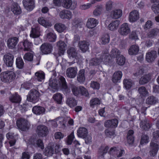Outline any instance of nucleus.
Returning <instances> with one entry per match:
<instances>
[{
    "mask_svg": "<svg viewBox=\"0 0 159 159\" xmlns=\"http://www.w3.org/2000/svg\"><path fill=\"white\" fill-rule=\"evenodd\" d=\"M52 72V76L51 79L53 80L51 83L50 81V87L53 89H50V91L54 93L60 88L62 91L68 92L69 89L68 87L65 79L63 77L61 76L59 78L58 80L55 79L54 78L57 75L53 71Z\"/></svg>",
    "mask_w": 159,
    "mask_h": 159,
    "instance_id": "obj_1",
    "label": "nucleus"
},
{
    "mask_svg": "<svg viewBox=\"0 0 159 159\" xmlns=\"http://www.w3.org/2000/svg\"><path fill=\"white\" fill-rule=\"evenodd\" d=\"M108 54L106 52L105 53H102L100 59H98L97 58H93L91 59L89 62L90 66H96L99 65L100 63L102 62L105 64L107 65L111 62V60L109 58Z\"/></svg>",
    "mask_w": 159,
    "mask_h": 159,
    "instance_id": "obj_2",
    "label": "nucleus"
},
{
    "mask_svg": "<svg viewBox=\"0 0 159 159\" xmlns=\"http://www.w3.org/2000/svg\"><path fill=\"white\" fill-rule=\"evenodd\" d=\"M16 75L12 71H7L3 72L0 75L1 80L4 82H10L14 80Z\"/></svg>",
    "mask_w": 159,
    "mask_h": 159,
    "instance_id": "obj_3",
    "label": "nucleus"
},
{
    "mask_svg": "<svg viewBox=\"0 0 159 159\" xmlns=\"http://www.w3.org/2000/svg\"><path fill=\"white\" fill-rule=\"evenodd\" d=\"M72 91L74 95L75 96L83 95L88 97L89 95L88 90L83 86L77 87L73 85L72 87Z\"/></svg>",
    "mask_w": 159,
    "mask_h": 159,
    "instance_id": "obj_4",
    "label": "nucleus"
},
{
    "mask_svg": "<svg viewBox=\"0 0 159 159\" xmlns=\"http://www.w3.org/2000/svg\"><path fill=\"white\" fill-rule=\"evenodd\" d=\"M16 123L18 128L23 131L27 130L30 126V124L27 120L22 118L18 119L16 121Z\"/></svg>",
    "mask_w": 159,
    "mask_h": 159,
    "instance_id": "obj_5",
    "label": "nucleus"
},
{
    "mask_svg": "<svg viewBox=\"0 0 159 159\" xmlns=\"http://www.w3.org/2000/svg\"><path fill=\"white\" fill-rule=\"evenodd\" d=\"M39 92L35 89H32L29 92L27 96V100L30 102L35 103L39 100Z\"/></svg>",
    "mask_w": 159,
    "mask_h": 159,
    "instance_id": "obj_6",
    "label": "nucleus"
},
{
    "mask_svg": "<svg viewBox=\"0 0 159 159\" xmlns=\"http://www.w3.org/2000/svg\"><path fill=\"white\" fill-rule=\"evenodd\" d=\"M130 26L126 23L122 24L118 30V32L120 34L123 36L127 35L130 33Z\"/></svg>",
    "mask_w": 159,
    "mask_h": 159,
    "instance_id": "obj_7",
    "label": "nucleus"
},
{
    "mask_svg": "<svg viewBox=\"0 0 159 159\" xmlns=\"http://www.w3.org/2000/svg\"><path fill=\"white\" fill-rule=\"evenodd\" d=\"M36 132L39 136L43 137L47 135L48 131L46 126L41 125L37 126Z\"/></svg>",
    "mask_w": 159,
    "mask_h": 159,
    "instance_id": "obj_8",
    "label": "nucleus"
},
{
    "mask_svg": "<svg viewBox=\"0 0 159 159\" xmlns=\"http://www.w3.org/2000/svg\"><path fill=\"white\" fill-rule=\"evenodd\" d=\"M59 16L62 19H66L70 20L72 19L73 14L71 11L68 10H63L59 13Z\"/></svg>",
    "mask_w": 159,
    "mask_h": 159,
    "instance_id": "obj_9",
    "label": "nucleus"
},
{
    "mask_svg": "<svg viewBox=\"0 0 159 159\" xmlns=\"http://www.w3.org/2000/svg\"><path fill=\"white\" fill-rule=\"evenodd\" d=\"M106 52H107L108 54V57H109V58L111 59V62L108 63V65H110L112 63V58H117L120 55V51L118 49L116 48H114L112 49L111 51L110 55H109L107 51H106L102 53H105Z\"/></svg>",
    "mask_w": 159,
    "mask_h": 159,
    "instance_id": "obj_10",
    "label": "nucleus"
},
{
    "mask_svg": "<svg viewBox=\"0 0 159 159\" xmlns=\"http://www.w3.org/2000/svg\"><path fill=\"white\" fill-rule=\"evenodd\" d=\"M118 120L116 119L109 120L105 121L104 126L107 128H115L117 126Z\"/></svg>",
    "mask_w": 159,
    "mask_h": 159,
    "instance_id": "obj_11",
    "label": "nucleus"
},
{
    "mask_svg": "<svg viewBox=\"0 0 159 159\" xmlns=\"http://www.w3.org/2000/svg\"><path fill=\"white\" fill-rule=\"evenodd\" d=\"M13 56L11 54H7L4 55L3 61L7 66L11 67L13 64Z\"/></svg>",
    "mask_w": 159,
    "mask_h": 159,
    "instance_id": "obj_12",
    "label": "nucleus"
},
{
    "mask_svg": "<svg viewBox=\"0 0 159 159\" xmlns=\"http://www.w3.org/2000/svg\"><path fill=\"white\" fill-rule=\"evenodd\" d=\"M139 18V15L137 10H134L131 11L129 15V20L130 22H134Z\"/></svg>",
    "mask_w": 159,
    "mask_h": 159,
    "instance_id": "obj_13",
    "label": "nucleus"
},
{
    "mask_svg": "<svg viewBox=\"0 0 159 159\" xmlns=\"http://www.w3.org/2000/svg\"><path fill=\"white\" fill-rule=\"evenodd\" d=\"M157 56V52L155 51H151L147 52L146 55V59L148 62L153 61Z\"/></svg>",
    "mask_w": 159,
    "mask_h": 159,
    "instance_id": "obj_14",
    "label": "nucleus"
},
{
    "mask_svg": "<svg viewBox=\"0 0 159 159\" xmlns=\"http://www.w3.org/2000/svg\"><path fill=\"white\" fill-rule=\"evenodd\" d=\"M151 150L149 154L151 156L154 157L157 153L159 149L158 145L153 141H152L150 144Z\"/></svg>",
    "mask_w": 159,
    "mask_h": 159,
    "instance_id": "obj_15",
    "label": "nucleus"
},
{
    "mask_svg": "<svg viewBox=\"0 0 159 159\" xmlns=\"http://www.w3.org/2000/svg\"><path fill=\"white\" fill-rule=\"evenodd\" d=\"M23 3L25 8L28 11H32L34 7L33 0H23Z\"/></svg>",
    "mask_w": 159,
    "mask_h": 159,
    "instance_id": "obj_16",
    "label": "nucleus"
},
{
    "mask_svg": "<svg viewBox=\"0 0 159 159\" xmlns=\"http://www.w3.org/2000/svg\"><path fill=\"white\" fill-rule=\"evenodd\" d=\"M77 71V68L76 67H69L66 70V75L69 78H73L76 76Z\"/></svg>",
    "mask_w": 159,
    "mask_h": 159,
    "instance_id": "obj_17",
    "label": "nucleus"
},
{
    "mask_svg": "<svg viewBox=\"0 0 159 159\" xmlns=\"http://www.w3.org/2000/svg\"><path fill=\"white\" fill-rule=\"evenodd\" d=\"M41 35V32L39 26H36L32 28L30 34V37L33 38H38Z\"/></svg>",
    "mask_w": 159,
    "mask_h": 159,
    "instance_id": "obj_18",
    "label": "nucleus"
},
{
    "mask_svg": "<svg viewBox=\"0 0 159 159\" xmlns=\"http://www.w3.org/2000/svg\"><path fill=\"white\" fill-rule=\"evenodd\" d=\"M27 144L29 145L32 144L36 146H37L42 149L44 148L42 141L40 139L37 141L34 139H30L27 142Z\"/></svg>",
    "mask_w": 159,
    "mask_h": 159,
    "instance_id": "obj_19",
    "label": "nucleus"
},
{
    "mask_svg": "<svg viewBox=\"0 0 159 159\" xmlns=\"http://www.w3.org/2000/svg\"><path fill=\"white\" fill-rule=\"evenodd\" d=\"M61 148L62 146L58 143H52L50 144V154H52L51 156L54 153H59Z\"/></svg>",
    "mask_w": 159,
    "mask_h": 159,
    "instance_id": "obj_20",
    "label": "nucleus"
},
{
    "mask_svg": "<svg viewBox=\"0 0 159 159\" xmlns=\"http://www.w3.org/2000/svg\"><path fill=\"white\" fill-rule=\"evenodd\" d=\"M57 45L59 48L58 53L59 55H63L66 48V44L64 41H60L57 42Z\"/></svg>",
    "mask_w": 159,
    "mask_h": 159,
    "instance_id": "obj_21",
    "label": "nucleus"
},
{
    "mask_svg": "<svg viewBox=\"0 0 159 159\" xmlns=\"http://www.w3.org/2000/svg\"><path fill=\"white\" fill-rule=\"evenodd\" d=\"M18 42L17 38L16 37L10 38L7 41V46L9 48H15Z\"/></svg>",
    "mask_w": 159,
    "mask_h": 159,
    "instance_id": "obj_22",
    "label": "nucleus"
},
{
    "mask_svg": "<svg viewBox=\"0 0 159 159\" xmlns=\"http://www.w3.org/2000/svg\"><path fill=\"white\" fill-rule=\"evenodd\" d=\"M89 45V42L85 40L80 41L79 43V48L83 52H85L88 50Z\"/></svg>",
    "mask_w": 159,
    "mask_h": 159,
    "instance_id": "obj_23",
    "label": "nucleus"
},
{
    "mask_svg": "<svg viewBox=\"0 0 159 159\" xmlns=\"http://www.w3.org/2000/svg\"><path fill=\"white\" fill-rule=\"evenodd\" d=\"M139 126L142 129L145 130H148L151 127L149 121L146 119L141 121Z\"/></svg>",
    "mask_w": 159,
    "mask_h": 159,
    "instance_id": "obj_24",
    "label": "nucleus"
},
{
    "mask_svg": "<svg viewBox=\"0 0 159 159\" xmlns=\"http://www.w3.org/2000/svg\"><path fill=\"white\" fill-rule=\"evenodd\" d=\"M109 148V147L107 145H102L98 149V154L100 156L104 157V155L107 153Z\"/></svg>",
    "mask_w": 159,
    "mask_h": 159,
    "instance_id": "obj_25",
    "label": "nucleus"
},
{
    "mask_svg": "<svg viewBox=\"0 0 159 159\" xmlns=\"http://www.w3.org/2000/svg\"><path fill=\"white\" fill-rule=\"evenodd\" d=\"M98 23V21L94 18H90L88 19L86 24L87 27L89 28H93Z\"/></svg>",
    "mask_w": 159,
    "mask_h": 159,
    "instance_id": "obj_26",
    "label": "nucleus"
},
{
    "mask_svg": "<svg viewBox=\"0 0 159 159\" xmlns=\"http://www.w3.org/2000/svg\"><path fill=\"white\" fill-rule=\"evenodd\" d=\"M152 75L151 74L144 75L139 80V84L143 85L148 83L151 80Z\"/></svg>",
    "mask_w": 159,
    "mask_h": 159,
    "instance_id": "obj_27",
    "label": "nucleus"
},
{
    "mask_svg": "<svg viewBox=\"0 0 159 159\" xmlns=\"http://www.w3.org/2000/svg\"><path fill=\"white\" fill-rule=\"evenodd\" d=\"M41 52L44 54H47L50 52V44L48 43L43 44L40 47Z\"/></svg>",
    "mask_w": 159,
    "mask_h": 159,
    "instance_id": "obj_28",
    "label": "nucleus"
},
{
    "mask_svg": "<svg viewBox=\"0 0 159 159\" xmlns=\"http://www.w3.org/2000/svg\"><path fill=\"white\" fill-rule=\"evenodd\" d=\"M134 132L132 130H129L127 133V142L130 145L132 146L134 141Z\"/></svg>",
    "mask_w": 159,
    "mask_h": 159,
    "instance_id": "obj_29",
    "label": "nucleus"
},
{
    "mask_svg": "<svg viewBox=\"0 0 159 159\" xmlns=\"http://www.w3.org/2000/svg\"><path fill=\"white\" fill-rule=\"evenodd\" d=\"M33 112L36 115H40L44 113L45 109L44 108L40 106H35L32 109Z\"/></svg>",
    "mask_w": 159,
    "mask_h": 159,
    "instance_id": "obj_30",
    "label": "nucleus"
},
{
    "mask_svg": "<svg viewBox=\"0 0 159 159\" xmlns=\"http://www.w3.org/2000/svg\"><path fill=\"white\" fill-rule=\"evenodd\" d=\"M7 139L9 140V143L11 147L14 145L16 140L15 137L14 135V134L12 133H9L7 134L6 135Z\"/></svg>",
    "mask_w": 159,
    "mask_h": 159,
    "instance_id": "obj_31",
    "label": "nucleus"
},
{
    "mask_svg": "<svg viewBox=\"0 0 159 159\" xmlns=\"http://www.w3.org/2000/svg\"><path fill=\"white\" fill-rule=\"evenodd\" d=\"M88 133L87 129L84 127H80L77 131V135L79 137L84 138Z\"/></svg>",
    "mask_w": 159,
    "mask_h": 159,
    "instance_id": "obj_32",
    "label": "nucleus"
},
{
    "mask_svg": "<svg viewBox=\"0 0 159 159\" xmlns=\"http://www.w3.org/2000/svg\"><path fill=\"white\" fill-rule=\"evenodd\" d=\"M122 15V11L120 9H117L112 11L111 15L113 18L117 19L121 17Z\"/></svg>",
    "mask_w": 159,
    "mask_h": 159,
    "instance_id": "obj_33",
    "label": "nucleus"
},
{
    "mask_svg": "<svg viewBox=\"0 0 159 159\" xmlns=\"http://www.w3.org/2000/svg\"><path fill=\"white\" fill-rule=\"evenodd\" d=\"M122 73L120 71H118L115 72L113 74L112 80L114 83H116L120 80L122 77Z\"/></svg>",
    "mask_w": 159,
    "mask_h": 159,
    "instance_id": "obj_34",
    "label": "nucleus"
},
{
    "mask_svg": "<svg viewBox=\"0 0 159 159\" xmlns=\"http://www.w3.org/2000/svg\"><path fill=\"white\" fill-rule=\"evenodd\" d=\"M67 53L69 58H76L77 55V51L73 47H70L67 51Z\"/></svg>",
    "mask_w": 159,
    "mask_h": 159,
    "instance_id": "obj_35",
    "label": "nucleus"
},
{
    "mask_svg": "<svg viewBox=\"0 0 159 159\" xmlns=\"http://www.w3.org/2000/svg\"><path fill=\"white\" fill-rule=\"evenodd\" d=\"M11 10L15 14H19L21 12L20 8L17 3H14L12 4L11 7Z\"/></svg>",
    "mask_w": 159,
    "mask_h": 159,
    "instance_id": "obj_36",
    "label": "nucleus"
},
{
    "mask_svg": "<svg viewBox=\"0 0 159 159\" xmlns=\"http://www.w3.org/2000/svg\"><path fill=\"white\" fill-rule=\"evenodd\" d=\"M9 100L12 102L19 103L21 101V98L17 93H15L9 97Z\"/></svg>",
    "mask_w": 159,
    "mask_h": 159,
    "instance_id": "obj_37",
    "label": "nucleus"
},
{
    "mask_svg": "<svg viewBox=\"0 0 159 159\" xmlns=\"http://www.w3.org/2000/svg\"><path fill=\"white\" fill-rule=\"evenodd\" d=\"M120 24V21L116 20L111 22L108 26V29L111 31H115L116 30Z\"/></svg>",
    "mask_w": 159,
    "mask_h": 159,
    "instance_id": "obj_38",
    "label": "nucleus"
},
{
    "mask_svg": "<svg viewBox=\"0 0 159 159\" xmlns=\"http://www.w3.org/2000/svg\"><path fill=\"white\" fill-rule=\"evenodd\" d=\"M139 48L138 45L131 46L128 50V52L130 55H135L138 52Z\"/></svg>",
    "mask_w": 159,
    "mask_h": 159,
    "instance_id": "obj_39",
    "label": "nucleus"
},
{
    "mask_svg": "<svg viewBox=\"0 0 159 159\" xmlns=\"http://www.w3.org/2000/svg\"><path fill=\"white\" fill-rule=\"evenodd\" d=\"M24 50L26 51H30L33 47V43L27 40H25L23 42Z\"/></svg>",
    "mask_w": 159,
    "mask_h": 159,
    "instance_id": "obj_40",
    "label": "nucleus"
},
{
    "mask_svg": "<svg viewBox=\"0 0 159 159\" xmlns=\"http://www.w3.org/2000/svg\"><path fill=\"white\" fill-rule=\"evenodd\" d=\"M55 29L58 32L61 33L66 29V26L64 24L61 23L55 24L54 26Z\"/></svg>",
    "mask_w": 159,
    "mask_h": 159,
    "instance_id": "obj_41",
    "label": "nucleus"
},
{
    "mask_svg": "<svg viewBox=\"0 0 159 159\" xmlns=\"http://www.w3.org/2000/svg\"><path fill=\"white\" fill-rule=\"evenodd\" d=\"M110 41V37L108 34L103 35L100 38L99 42L102 45H105L108 43Z\"/></svg>",
    "mask_w": 159,
    "mask_h": 159,
    "instance_id": "obj_42",
    "label": "nucleus"
},
{
    "mask_svg": "<svg viewBox=\"0 0 159 159\" xmlns=\"http://www.w3.org/2000/svg\"><path fill=\"white\" fill-rule=\"evenodd\" d=\"M75 138V137L74 134V132L73 131L65 139V142L66 144L67 145H71Z\"/></svg>",
    "mask_w": 159,
    "mask_h": 159,
    "instance_id": "obj_43",
    "label": "nucleus"
},
{
    "mask_svg": "<svg viewBox=\"0 0 159 159\" xmlns=\"http://www.w3.org/2000/svg\"><path fill=\"white\" fill-rule=\"evenodd\" d=\"M124 86L127 89H130L134 84V82L130 79H125L123 80Z\"/></svg>",
    "mask_w": 159,
    "mask_h": 159,
    "instance_id": "obj_44",
    "label": "nucleus"
},
{
    "mask_svg": "<svg viewBox=\"0 0 159 159\" xmlns=\"http://www.w3.org/2000/svg\"><path fill=\"white\" fill-rule=\"evenodd\" d=\"M16 67L18 69H21L23 68L24 63L21 57H18L17 58L16 60Z\"/></svg>",
    "mask_w": 159,
    "mask_h": 159,
    "instance_id": "obj_45",
    "label": "nucleus"
},
{
    "mask_svg": "<svg viewBox=\"0 0 159 159\" xmlns=\"http://www.w3.org/2000/svg\"><path fill=\"white\" fill-rule=\"evenodd\" d=\"M159 32L158 29L156 28L153 29L148 33V37L150 38H154L158 35Z\"/></svg>",
    "mask_w": 159,
    "mask_h": 159,
    "instance_id": "obj_46",
    "label": "nucleus"
},
{
    "mask_svg": "<svg viewBox=\"0 0 159 159\" xmlns=\"http://www.w3.org/2000/svg\"><path fill=\"white\" fill-rule=\"evenodd\" d=\"M35 78L38 81L42 82L44 79L45 75L42 71H38L35 73Z\"/></svg>",
    "mask_w": 159,
    "mask_h": 159,
    "instance_id": "obj_47",
    "label": "nucleus"
},
{
    "mask_svg": "<svg viewBox=\"0 0 159 159\" xmlns=\"http://www.w3.org/2000/svg\"><path fill=\"white\" fill-rule=\"evenodd\" d=\"M138 91L139 94L143 96H146L148 94V92L145 87L141 86L139 88Z\"/></svg>",
    "mask_w": 159,
    "mask_h": 159,
    "instance_id": "obj_48",
    "label": "nucleus"
},
{
    "mask_svg": "<svg viewBox=\"0 0 159 159\" xmlns=\"http://www.w3.org/2000/svg\"><path fill=\"white\" fill-rule=\"evenodd\" d=\"M53 98L58 104H61L62 102V97L61 94L57 93L53 95Z\"/></svg>",
    "mask_w": 159,
    "mask_h": 159,
    "instance_id": "obj_49",
    "label": "nucleus"
},
{
    "mask_svg": "<svg viewBox=\"0 0 159 159\" xmlns=\"http://www.w3.org/2000/svg\"><path fill=\"white\" fill-rule=\"evenodd\" d=\"M66 103L71 107H74L77 104L76 100L72 98H69L66 100Z\"/></svg>",
    "mask_w": 159,
    "mask_h": 159,
    "instance_id": "obj_50",
    "label": "nucleus"
},
{
    "mask_svg": "<svg viewBox=\"0 0 159 159\" xmlns=\"http://www.w3.org/2000/svg\"><path fill=\"white\" fill-rule=\"evenodd\" d=\"M77 80L80 83H82L85 80V77L84 75V70L80 71L77 77Z\"/></svg>",
    "mask_w": 159,
    "mask_h": 159,
    "instance_id": "obj_51",
    "label": "nucleus"
},
{
    "mask_svg": "<svg viewBox=\"0 0 159 159\" xmlns=\"http://www.w3.org/2000/svg\"><path fill=\"white\" fill-rule=\"evenodd\" d=\"M102 10V5H98L93 12L94 15L97 16L99 15Z\"/></svg>",
    "mask_w": 159,
    "mask_h": 159,
    "instance_id": "obj_52",
    "label": "nucleus"
},
{
    "mask_svg": "<svg viewBox=\"0 0 159 159\" xmlns=\"http://www.w3.org/2000/svg\"><path fill=\"white\" fill-rule=\"evenodd\" d=\"M157 102V100L154 96L149 97L146 99V102L148 104H154Z\"/></svg>",
    "mask_w": 159,
    "mask_h": 159,
    "instance_id": "obj_53",
    "label": "nucleus"
},
{
    "mask_svg": "<svg viewBox=\"0 0 159 159\" xmlns=\"http://www.w3.org/2000/svg\"><path fill=\"white\" fill-rule=\"evenodd\" d=\"M125 58L122 55H120L116 58V62L119 65H123L125 62Z\"/></svg>",
    "mask_w": 159,
    "mask_h": 159,
    "instance_id": "obj_54",
    "label": "nucleus"
},
{
    "mask_svg": "<svg viewBox=\"0 0 159 159\" xmlns=\"http://www.w3.org/2000/svg\"><path fill=\"white\" fill-rule=\"evenodd\" d=\"M100 104V100L97 98H95L92 99L90 102V105L92 107H93L94 106L99 105Z\"/></svg>",
    "mask_w": 159,
    "mask_h": 159,
    "instance_id": "obj_55",
    "label": "nucleus"
},
{
    "mask_svg": "<svg viewBox=\"0 0 159 159\" xmlns=\"http://www.w3.org/2000/svg\"><path fill=\"white\" fill-rule=\"evenodd\" d=\"M39 23L44 27H47L49 25V22H46L43 17L39 18L38 20Z\"/></svg>",
    "mask_w": 159,
    "mask_h": 159,
    "instance_id": "obj_56",
    "label": "nucleus"
},
{
    "mask_svg": "<svg viewBox=\"0 0 159 159\" xmlns=\"http://www.w3.org/2000/svg\"><path fill=\"white\" fill-rule=\"evenodd\" d=\"M72 3V2L71 0H64L62 6L64 8L68 9L71 7Z\"/></svg>",
    "mask_w": 159,
    "mask_h": 159,
    "instance_id": "obj_57",
    "label": "nucleus"
},
{
    "mask_svg": "<svg viewBox=\"0 0 159 159\" xmlns=\"http://www.w3.org/2000/svg\"><path fill=\"white\" fill-rule=\"evenodd\" d=\"M33 54L32 53L28 52L26 53L24 57L25 60L28 61H31L33 59Z\"/></svg>",
    "mask_w": 159,
    "mask_h": 159,
    "instance_id": "obj_58",
    "label": "nucleus"
},
{
    "mask_svg": "<svg viewBox=\"0 0 159 159\" xmlns=\"http://www.w3.org/2000/svg\"><path fill=\"white\" fill-rule=\"evenodd\" d=\"M149 142V137L146 135H143L141 137L140 142L141 145L146 144Z\"/></svg>",
    "mask_w": 159,
    "mask_h": 159,
    "instance_id": "obj_59",
    "label": "nucleus"
},
{
    "mask_svg": "<svg viewBox=\"0 0 159 159\" xmlns=\"http://www.w3.org/2000/svg\"><path fill=\"white\" fill-rule=\"evenodd\" d=\"M90 85V87L94 89H98L100 88V84L97 82L92 81Z\"/></svg>",
    "mask_w": 159,
    "mask_h": 159,
    "instance_id": "obj_60",
    "label": "nucleus"
},
{
    "mask_svg": "<svg viewBox=\"0 0 159 159\" xmlns=\"http://www.w3.org/2000/svg\"><path fill=\"white\" fill-rule=\"evenodd\" d=\"M64 137V134L61 132H56L54 134V138L56 139H61Z\"/></svg>",
    "mask_w": 159,
    "mask_h": 159,
    "instance_id": "obj_61",
    "label": "nucleus"
},
{
    "mask_svg": "<svg viewBox=\"0 0 159 159\" xmlns=\"http://www.w3.org/2000/svg\"><path fill=\"white\" fill-rule=\"evenodd\" d=\"M113 2L111 1H109L107 2L106 4V8L107 11L111 10L113 7Z\"/></svg>",
    "mask_w": 159,
    "mask_h": 159,
    "instance_id": "obj_62",
    "label": "nucleus"
},
{
    "mask_svg": "<svg viewBox=\"0 0 159 159\" xmlns=\"http://www.w3.org/2000/svg\"><path fill=\"white\" fill-rule=\"evenodd\" d=\"M106 135L108 137H111L115 135V132L113 130H111L109 129H107L105 130Z\"/></svg>",
    "mask_w": 159,
    "mask_h": 159,
    "instance_id": "obj_63",
    "label": "nucleus"
},
{
    "mask_svg": "<svg viewBox=\"0 0 159 159\" xmlns=\"http://www.w3.org/2000/svg\"><path fill=\"white\" fill-rule=\"evenodd\" d=\"M72 25L73 26L77 28L80 26V22L77 19L75 18L73 20Z\"/></svg>",
    "mask_w": 159,
    "mask_h": 159,
    "instance_id": "obj_64",
    "label": "nucleus"
}]
</instances>
